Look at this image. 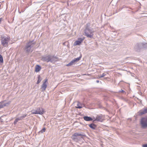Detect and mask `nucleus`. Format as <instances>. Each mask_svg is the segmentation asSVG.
I'll use <instances>...</instances> for the list:
<instances>
[{
  "mask_svg": "<svg viewBox=\"0 0 147 147\" xmlns=\"http://www.w3.org/2000/svg\"><path fill=\"white\" fill-rule=\"evenodd\" d=\"M147 113V107L141 110L139 112V114L140 115H142Z\"/></svg>",
  "mask_w": 147,
  "mask_h": 147,
  "instance_id": "nucleus-9",
  "label": "nucleus"
},
{
  "mask_svg": "<svg viewBox=\"0 0 147 147\" xmlns=\"http://www.w3.org/2000/svg\"><path fill=\"white\" fill-rule=\"evenodd\" d=\"M27 116V115H23L21 117H20V118H21V119H23V118H24L26 117Z\"/></svg>",
  "mask_w": 147,
  "mask_h": 147,
  "instance_id": "nucleus-22",
  "label": "nucleus"
},
{
  "mask_svg": "<svg viewBox=\"0 0 147 147\" xmlns=\"http://www.w3.org/2000/svg\"><path fill=\"white\" fill-rule=\"evenodd\" d=\"M89 127L92 129H94L96 127V126L94 124H91L89 125Z\"/></svg>",
  "mask_w": 147,
  "mask_h": 147,
  "instance_id": "nucleus-16",
  "label": "nucleus"
},
{
  "mask_svg": "<svg viewBox=\"0 0 147 147\" xmlns=\"http://www.w3.org/2000/svg\"><path fill=\"white\" fill-rule=\"evenodd\" d=\"M141 123L143 127H147V118H142L141 120Z\"/></svg>",
  "mask_w": 147,
  "mask_h": 147,
  "instance_id": "nucleus-4",
  "label": "nucleus"
},
{
  "mask_svg": "<svg viewBox=\"0 0 147 147\" xmlns=\"http://www.w3.org/2000/svg\"><path fill=\"white\" fill-rule=\"evenodd\" d=\"M10 103V102H9L8 103H5L4 101L0 102V108L6 106L7 105L9 104Z\"/></svg>",
  "mask_w": 147,
  "mask_h": 147,
  "instance_id": "nucleus-7",
  "label": "nucleus"
},
{
  "mask_svg": "<svg viewBox=\"0 0 147 147\" xmlns=\"http://www.w3.org/2000/svg\"><path fill=\"white\" fill-rule=\"evenodd\" d=\"M20 120H21V118L20 117V118H17L14 121V123H16L19 121Z\"/></svg>",
  "mask_w": 147,
  "mask_h": 147,
  "instance_id": "nucleus-19",
  "label": "nucleus"
},
{
  "mask_svg": "<svg viewBox=\"0 0 147 147\" xmlns=\"http://www.w3.org/2000/svg\"><path fill=\"white\" fill-rule=\"evenodd\" d=\"M143 147H147V144H144L142 145Z\"/></svg>",
  "mask_w": 147,
  "mask_h": 147,
  "instance_id": "nucleus-24",
  "label": "nucleus"
},
{
  "mask_svg": "<svg viewBox=\"0 0 147 147\" xmlns=\"http://www.w3.org/2000/svg\"><path fill=\"white\" fill-rule=\"evenodd\" d=\"M41 68L40 66L36 65L35 67V71L36 72H38L41 70Z\"/></svg>",
  "mask_w": 147,
  "mask_h": 147,
  "instance_id": "nucleus-13",
  "label": "nucleus"
},
{
  "mask_svg": "<svg viewBox=\"0 0 147 147\" xmlns=\"http://www.w3.org/2000/svg\"><path fill=\"white\" fill-rule=\"evenodd\" d=\"M0 61L1 63L3 62V58L1 54H0Z\"/></svg>",
  "mask_w": 147,
  "mask_h": 147,
  "instance_id": "nucleus-21",
  "label": "nucleus"
},
{
  "mask_svg": "<svg viewBox=\"0 0 147 147\" xmlns=\"http://www.w3.org/2000/svg\"><path fill=\"white\" fill-rule=\"evenodd\" d=\"M41 77L40 76H39L38 77V80L37 82V84H39L40 82H41Z\"/></svg>",
  "mask_w": 147,
  "mask_h": 147,
  "instance_id": "nucleus-17",
  "label": "nucleus"
},
{
  "mask_svg": "<svg viewBox=\"0 0 147 147\" xmlns=\"http://www.w3.org/2000/svg\"><path fill=\"white\" fill-rule=\"evenodd\" d=\"M45 130L46 129L45 127H44L43 129H42L39 132L42 133H43L44 132H45Z\"/></svg>",
  "mask_w": 147,
  "mask_h": 147,
  "instance_id": "nucleus-20",
  "label": "nucleus"
},
{
  "mask_svg": "<svg viewBox=\"0 0 147 147\" xmlns=\"http://www.w3.org/2000/svg\"><path fill=\"white\" fill-rule=\"evenodd\" d=\"M84 32L85 35L88 37L92 38L93 37L94 31H92L91 30L86 27L85 30Z\"/></svg>",
  "mask_w": 147,
  "mask_h": 147,
  "instance_id": "nucleus-2",
  "label": "nucleus"
},
{
  "mask_svg": "<svg viewBox=\"0 0 147 147\" xmlns=\"http://www.w3.org/2000/svg\"><path fill=\"white\" fill-rule=\"evenodd\" d=\"M84 119L86 121H90L92 120V119L90 117L84 116Z\"/></svg>",
  "mask_w": 147,
  "mask_h": 147,
  "instance_id": "nucleus-14",
  "label": "nucleus"
},
{
  "mask_svg": "<svg viewBox=\"0 0 147 147\" xmlns=\"http://www.w3.org/2000/svg\"><path fill=\"white\" fill-rule=\"evenodd\" d=\"M104 76V75L103 74L102 75V77H103Z\"/></svg>",
  "mask_w": 147,
  "mask_h": 147,
  "instance_id": "nucleus-26",
  "label": "nucleus"
},
{
  "mask_svg": "<svg viewBox=\"0 0 147 147\" xmlns=\"http://www.w3.org/2000/svg\"><path fill=\"white\" fill-rule=\"evenodd\" d=\"M32 44V42H29L26 46L25 49L27 52H29L30 51V47Z\"/></svg>",
  "mask_w": 147,
  "mask_h": 147,
  "instance_id": "nucleus-6",
  "label": "nucleus"
},
{
  "mask_svg": "<svg viewBox=\"0 0 147 147\" xmlns=\"http://www.w3.org/2000/svg\"><path fill=\"white\" fill-rule=\"evenodd\" d=\"M82 135L78 133H74L72 136V139L73 140H75V139H77V136H82Z\"/></svg>",
  "mask_w": 147,
  "mask_h": 147,
  "instance_id": "nucleus-10",
  "label": "nucleus"
},
{
  "mask_svg": "<svg viewBox=\"0 0 147 147\" xmlns=\"http://www.w3.org/2000/svg\"><path fill=\"white\" fill-rule=\"evenodd\" d=\"M84 38H78V40L76 41L74 43V45L75 46L80 45L84 40Z\"/></svg>",
  "mask_w": 147,
  "mask_h": 147,
  "instance_id": "nucleus-5",
  "label": "nucleus"
},
{
  "mask_svg": "<svg viewBox=\"0 0 147 147\" xmlns=\"http://www.w3.org/2000/svg\"><path fill=\"white\" fill-rule=\"evenodd\" d=\"M86 74H84V75H86Z\"/></svg>",
  "mask_w": 147,
  "mask_h": 147,
  "instance_id": "nucleus-27",
  "label": "nucleus"
},
{
  "mask_svg": "<svg viewBox=\"0 0 147 147\" xmlns=\"http://www.w3.org/2000/svg\"><path fill=\"white\" fill-rule=\"evenodd\" d=\"M84 105L81 104L79 102H78L77 106L76 107L78 109H81L84 107Z\"/></svg>",
  "mask_w": 147,
  "mask_h": 147,
  "instance_id": "nucleus-12",
  "label": "nucleus"
},
{
  "mask_svg": "<svg viewBox=\"0 0 147 147\" xmlns=\"http://www.w3.org/2000/svg\"><path fill=\"white\" fill-rule=\"evenodd\" d=\"M75 62V61H74V60H72L69 63L67 64L66 65L67 66H70L72 65Z\"/></svg>",
  "mask_w": 147,
  "mask_h": 147,
  "instance_id": "nucleus-15",
  "label": "nucleus"
},
{
  "mask_svg": "<svg viewBox=\"0 0 147 147\" xmlns=\"http://www.w3.org/2000/svg\"><path fill=\"white\" fill-rule=\"evenodd\" d=\"M45 112L44 109L42 108H38L37 109L32 113V114H38L42 115Z\"/></svg>",
  "mask_w": 147,
  "mask_h": 147,
  "instance_id": "nucleus-3",
  "label": "nucleus"
},
{
  "mask_svg": "<svg viewBox=\"0 0 147 147\" xmlns=\"http://www.w3.org/2000/svg\"><path fill=\"white\" fill-rule=\"evenodd\" d=\"M1 44L3 46L5 47L7 46L8 42L10 40V38L9 36H1Z\"/></svg>",
  "mask_w": 147,
  "mask_h": 147,
  "instance_id": "nucleus-1",
  "label": "nucleus"
},
{
  "mask_svg": "<svg viewBox=\"0 0 147 147\" xmlns=\"http://www.w3.org/2000/svg\"><path fill=\"white\" fill-rule=\"evenodd\" d=\"M96 82H97V83H98V82H99V81H98V80H97V81H96Z\"/></svg>",
  "mask_w": 147,
  "mask_h": 147,
  "instance_id": "nucleus-25",
  "label": "nucleus"
},
{
  "mask_svg": "<svg viewBox=\"0 0 147 147\" xmlns=\"http://www.w3.org/2000/svg\"><path fill=\"white\" fill-rule=\"evenodd\" d=\"M51 57L49 56H47L42 58V60L45 61L49 62L51 60Z\"/></svg>",
  "mask_w": 147,
  "mask_h": 147,
  "instance_id": "nucleus-11",
  "label": "nucleus"
},
{
  "mask_svg": "<svg viewBox=\"0 0 147 147\" xmlns=\"http://www.w3.org/2000/svg\"><path fill=\"white\" fill-rule=\"evenodd\" d=\"M81 56H80L79 57H78L76 58H75V59H74V61H75V62L76 61H79L80 60V59L81 58Z\"/></svg>",
  "mask_w": 147,
  "mask_h": 147,
  "instance_id": "nucleus-18",
  "label": "nucleus"
},
{
  "mask_svg": "<svg viewBox=\"0 0 147 147\" xmlns=\"http://www.w3.org/2000/svg\"><path fill=\"white\" fill-rule=\"evenodd\" d=\"M48 83V79H45V82L43 83H45V84H47Z\"/></svg>",
  "mask_w": 147,
  "mask_h": 147,
  "instance_id": "nucleus-23",
  "label": "nucleus"
},
{
  "mask_svg": "<svg viewBox=\"0 0 147 147\" xmlns=\"http://www.w3.org/2000/svg\"><path fill=\"white\" fill-rule=\"evenodd\" d=\"M1 20H0V23L1 22Z\"/></svg>",
  "mask_w": 147,
  "mask_h": 147,
  "instance_id": "nucleus-28",
  "label": "nucleus"
},
{
  "mask_svg": "<svg viewBox=\"0 0 147 147\" xmlns=\"http://www.w3.org/2000/svg\"><path fill=\"white\" fill-rule=\"evenodd\" d=\"M47 86V84H45V83H43L41 88V91L42 92L46 90Z\"/></svg>",
  "mask_w": 147,
  "mask_h": 147,
  "instance_id": "nucleus-8",
  "label": "nucleus"
}]
</instances>
